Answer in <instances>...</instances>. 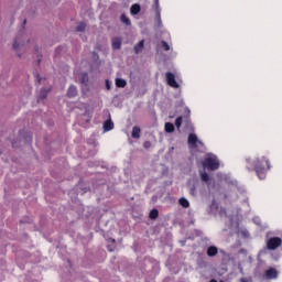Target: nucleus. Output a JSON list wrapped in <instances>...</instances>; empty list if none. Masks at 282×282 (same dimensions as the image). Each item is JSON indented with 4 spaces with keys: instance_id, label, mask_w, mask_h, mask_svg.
<instances>
[{
    "instance_id": "1",
    "label": "nucleus",
    "mask_w": 282,
    "mask_h": 282,
    "mask_svg": "<svg viewBox=\"0 0 282 282\" xmlns=\"http://www.w3.org/2000/svg\"><path fill=\"white\" fill-rule=\"evenodd\" d=\"M252 169L254 170L259 180H265L268 172L272 166L270 165V159L262 156L253 162Z\"/></svg>"
},
{
    "instance_id": "2",
    "label": "nucleus",
    "mask_w": 282,
    "mask_h": 282,
    "mask_svg": "<svg viewBox=\"0 0 282 282\" xmlns=\"http://www.w3.org/2000/svg\"><path fill=\"white\" fill-rule=\"evenodd\" d=\"M203 166L208 171H217V169H219V161L215 158H207L203 162Z\"/></svg>"
},
{
    "instance_id": "3",
    "label": "nucleus",
    "mask_w": 282,
    "mask_h": 282,
    "mask_svg": "<svg viewBox=\"0 0 282 282\" xmlns=\"http://www.w3.org/2000/svg\"><path fill=\"white\" fill-rule=\"evenodd\" d=\"M282 239L279 237H272L267 241L268 250H276V248H281Z\"/></svg>"
},
{
    "instance_id": "4",
    "label": "nucleus",
    "mask_w": 282,
    "mask_h": 282,
    "mask_svg": "<svg viewBox=\"0 0 282 282\" xmlns=\"http://www.w3.org/2000/svg\"><path fill=\"white\" fill-rule=\"evenodd\" d=\"M165 78H166V84L170 87H173L174 89H180V84H177V80H175V74L167 72L165 74Z\"/></svg>"
},
{
    "instance_id": "5",
    "label": "nucleus",
    "mask_w": 282,
    "mask_h": 282,
    "mask_svg": "<svg viewBox=\"0 0 282 282\" xmlns=\"http://www.w3.org/2000/svg\"><path fill=\"white\" fill-rule=\"evenodd\" d=\"M197 134L195 133H189L187 138V144L192 147V149H197V142H198Z\"/></svg>"
},
{
    "instance_id": "6",
    "label": "nucleus",
    "mask_w": 282,
    "mask_h": 282,
    "mask_svg": "<svg viewBox=\"0 0 282 282\" xmlns=\"http://www.w3.org/2000/svg\"><path fill=\"white\" fill-rule=\"evenodd\" d=\"M264 276L267 279H276V276H279V272L276 271V269L270 268L265 271Z\"/></svg>"
},
{
    "instance_id": "7",
    "label": "nucleus",
    "mask_w": 282,
    "mask_h": 282,
    "mask_svg": "<svg viewBox=\"0 0 282 282\" xmlns=\"http://www.w3.org/2000/svg\"><path fill=\"white\" fill-rule=\"evenodd\" d=\"M66 96L67 98H76V96H78V89L76 88V86H69Z\"/></svg>"
},
{
    "instance_id": "8",
    "label": "nucleus",
    "mask_w": 282,
    "mask_h": 282,
    "mask_svg": "<svg viewBox=\"0 0 282 282\" xmlns=\"http://www.w3.org/2000/svg\"><path fill=\"white\" fill-rule=\"evenodd\" d=\"M113 121L111 120V115L109 113L108 120L104 122V131H112Z\"/></svg>"
},
{
    "instance_id": "9",
    "label": "nucleus",
    "mask_w": 282,
    "mask_h": 282,
    "mask_svg": "<svg viewBox=\"0 0 282 282\" xmlns=\"http://www.w3.org/2000/svg\"><path fill=\"white\" fill-rule=\"evenodd\" d=\"M112 50H120L122 47V39L113 37L111 41Z\"/></svg>"
},
{
    "instance_id": "10",
    "label": "nucleus",
    "mask_w": 282,
    "mask_h": 282,
    "mask_svg": "<svg viewBox=\"0 0 282 282\" xmlns=\"http://www.w3.org/2000/svg\"><path fill=\"white\" fill-rule=\"evenodd\" d=\"M140 133H142V130L140 129V127L134 126V127L132 128V133H131L132 138H133L134 140H140Z\"/></svg>"
},
{
    "instance_id": "11",
    "label": "nucleus",
    "mask_w": 282,
    "mask_h": 282,
    "mask_svg": "<svg viewBox=\"0 0 282 282\" xmlns=\"http://www.w3.org/2000/svg\"><path fill=\"white\" fill-rule=\"evenodd\" d=\"M219 252V249H217V247L215 246H210L207 248V257H217Z\"/></svg>"
},
{
    "instance_id": "12",
    "label": "nucleus",
    "mask_w": 282,
    "mask_h": 282,
    "mask_svg": "<svg viewBox=\"0 0 282 282\" xmlns=\"http://www.w3.org/2000/svg\"><path fill=\"white\" fill-rule=\"evenodd\" d=\"M154 10H155V14L159 23H162V18L160 15V0H154Z\"/></svg>"
},
{
    "instance_id": "13",
    "label": "nucleus",
    "mask_w": 282,
    "mask_h": 282,
    "mask_svg": "<svg viewBox=\"0 0 282 282\" xmlns=\"http://www.w3.org/2000/svg\"><path fill=\"white\" fill-rule=\"evenodd\" d=\"M140 10H142V8L138 3L132 4L131 8H130V12L133 15L140 14Z\"/></svg>"
},
{
    "instance_id": "14",
    "label": "nucleus",
    "mask_w": 282,
    "mask_h": 282,
    "mask_svg": "<svg viewBox=\"0 0 282 282\" xmlns=\"http://www.w3.org/2000/svg\"><path fill=\"white\" fill-rule=\"evenodd\" d=\"M19 47H23V43L21 42V37L17 36L13 42V50H15V52H17L19 50Z\"/></svg>"
},
{
    "instance_id": "15",
    "label": "nucleus",
    "mask_w": 282,
    "mask_h": 282,
    "mask_svg": "<svg viewBox=\"0 0 282 282\" xmlns=\"http://www.w3.org/2000/svg\"><path fill=\"white\" fill-rule=\"evenodd\" d=\"M116 87L124 89V87H127V80H124L123 78H117L116 79Z\"/></svg>"
},
{
    "instance_id": "16",
    "label": "nucleus",
    "mask_w": 282,
    "mask_h": 282,
    "mask_svg": "<svg viewBox=\"0 0 282 282\" xmlns=\"http://www.w3.org/2000/svg\"><path fill=\"white\" fill-rule=\"evenodd\" d=\"M144 50V40H141L137 45H134V52L140 54V52Z\"/></svg>"
},
{
    "instance_id": "17",
    "label": "nucleus",
    "mask_w": 282,
    "mask_h": 282,
    "mask_svg": "<svg viewBox=\"0 0 282 282\" xmlns=\"http://www.w3.org/2000/svg\"><path fill=\"white\" fill-rule=\"evenodd\" d=\"M178 204L180 206H182L183 208H189L191 207V203L188 202V199L182 197L178 199Z\"/></svg>"
},
{
    "instance_id": "18",
    "label": "nucleus",
    "mask_w": 282,
    "mask_h": 282,
    "mask_svg": "<svg viewBox=\"0 0 282 282\" xmlns=\"http://www.w3.org/2000/svg\"><path fill=\"white\" fill-rule=\"evenodd\" d=\"M87 83H89V75L87 73H83L80 77V84L87 85Z\"/></svg>"
},
{
    "instance_id": "19",
    "label": "nucleus",
    "mask_w": 282,
    "mask_h": 282,
    "mask_svg": "<svg viewBox=\"0 0 282 282\" xmlns=\"http://www.w3.org/2000/svg\"><path fill=\"white\" fill-rule=\"evenodd\" d=\"M165 131H166V133H173V131H175V126H173V123H171V122H166Z\"/></svg>"
},
{
    "instance_id": "20",
    "label": "nucleus",
    "mask_w": 282,
    "mask_h": 282,
    "mask_svg": "<svg viewBox=\"0 0 282 282\" xmlns=\"http://www.w3.org/2000/svg\"><path fill=\"white\" fill-rule=\"evenodd\" d=\"M150 219H158L160 217V212L158 209H152L149 214Z\"/></svg>"
},
{
    "instance_id": "21",
    "label": "nucleus",
    "mask_w": 282,
    "mask_h": 282,
    "mask_svg": "<svg viewBox=\"0 0 282 282\" xmlns=\"http://www.w3.org/2000/svg\"><path fill=\"white\" fill-rule=\"evenodd\" d=\"M121 23H124V25H131V20L127 18V14H121L120 17Z\"/></svg>"
},
{
    "instance_id": "22",
    "label": "nucleus",
    "mask_w": 282,
    "mask_h": 282,
    "mask_svg": "<svg viewBox=\"0 0 282 282\" xmlns=\"http://www.w3.org/2000/svg\"><path fill=\"white\" fill-rule=\"evenodd\" d=\"M87 28V24H85V22H79L76 26V32H85Z\"/></svg>"
},
{
    "instance_id": "23",
    "label": "nucleus",
    "mask_w": 282,
    "mask_h": 282,
    "mask_svg": "<svg viewBox=\"0 0 282 282\" xmlns=\"http://www.w3.org/2000/svg\"><path fill=\"white\" fill-rule=\"evenodd\" d=\"M182 122H183V118L182 117H177L175 119V127H176L177 131H180V129L182 128Z\"/></svg>"
},
{
    "instance_id": "24",
    "label": "nucleus",
    "mask_w": 282,
    "mask_h": 282,
    "mask_svg": "<svg viewBox=\"0 0 282 282\" xmlns=\"http://www.w3.org/2000/svg\"><path fill=\"white\" fill-rule=\"evenodd\" d=\"M200 180L202 182H210V176L208 175V173L203 172L200 173Z\"/></svg>"
},
{
    "instance_id": "25",
    "label": "nucleus",
    "mask_w": 282,
    "mask_h": 282,
    "mask_svg": "<svg viewBox=\"0 0 282 282\" xmlns=\"http://www.w3.org/2000/svg\"><path fill=\"white\" fill-rule=\"evenodd\" d=\"M47 93H48V90H46V89L41 90V93H40L41 100H45L47 98Z\"/></svg>"
},
{
    "instance_id": "26",
    "label": "nucleus",
    "mask_w": 282,
    "mask_h": 282,
    "mask_svg": "<svg viewBox=\"0 0 282 282\" xmlns=\"http://www.w3.org/2000/svg\"><path fill=\"white\" fill-rule=\"evenodd\" d=\"M162 47L165 52H169V50H171V46L165 41H162Z\"/></svg>"
},
{
    "instance_id": "27",
    "label": "nucleus",
    "mask_w": 282,
    "mask_h": 282,
    "mask_svg": "<svg viewBox=\"0 0 282 282\" xmlns=\"http://www.w3.org/2000/svg\"><path fill=\"white\" fill-rule=\"evenodd\" d=\"M143 147H144L145 149H149V148L151 147V141H145V142L143 143Z\"/></svg>"
},
{
    "instance_id": "28",
    "label": "nucleus",
    "mask_w": 282,
    "mask_h": 282,
    "mask_svg": "<svg viewBox=\"0 0 282 282\" xmlns=\"http://www.w3.org/2000/svg\"><path fill=\"white\" fill-rule=\"evenodd\" d=\"M195 191H196L195 185H193L189 189V195H195Z\"/></svg>"
},
{
    "instance_id": "29",
    "label": "nucleus",
    "mask_w": 282,
    "mask_h": 282,
    "mask_svg": "<svg viewBox=\"0 0 282 282\" xmlns=\"http://www.w3.org/2000/svg\"><path fill=\"white\" fill-rule=\"evenodd\" d=\"M106 88L109 90L111 89V84L109 83V80H106Z\"/></svg>"
},
{
    "instance_id": "30",
    "label": "nucleus",
    "mask_w": 282,
    "mask_h": 282,
    "mask_svg": "<svg viewBox=\"0 0 282 282\" xmlns=\"http://www.w3.org/2000/svg\"><path fill=\"white\" fill-rule=\"evenodd\" d=\"M197 147H204V142H202V141L198 140Z\"/></svg>"
},
{
    "instance_id": "31",
    "label": "nucleus",
    "mask_w": 282,
    "mask_h": 282,
    "mask_svg": "<svg viewBox=\"0 0 282 282\" xmlns=\"http://www.w3.org/2000/svg\"><path fill=\"white\" fill-rule=\"evenodd\" d=\"M240 282H249V281H248V279H246V278H241V279H240Z\"/></svg>"
},
{
    "instance_id": "32",
    "label": "nucleus",
    "mask_w": 282,
    "mask_h": 282,
    "mask_svg": "<svg viewBox=\"0 0 282 282\" xmlns=\"http://www.w3.org/2000/svg\"><path fill=\"white\" fill-rule=\"evenodd\" d=\"M26 23H28V20H24L23 21V28H25Z\"/></svg>"
},
{
    "instance_id": "33",
    "label": "nucleus",
    "mask_w": 282,
    "mask_h": 282,
    "mask_svg": "<svg viewBox=\"0 0 282 282\" xmlns=\"http://www.w3.org/2000/svg\"><path fill=\"white\" fill-rule=\"evenodd\" d=\"M247 169H248V171H252V169L249 165H247Z\"/></svg>"
},
{
    "instance_id": "34",
    "label": "nucleus",
    "mask_w": 282,
    "mask_h": 282,
    "mask_svg": "<svg viewBox=\"0 0 282 282\" xmlns=\"http://www.w3.org/2000/svg\"><path fill=\"white\" fill-rule=\"evenodd\" d=\"M37 80H39V83H41V77L37 75Z\"/></svg>"
},
{
    "instance_id": "35",
    "label": "nucleus",
    "mask_w": 282,
    "mask_h": 282,
    "mask_svg": "<svg viewBox=\"0 0 282 282\" xmlns=\"http://www.w3.org/2000/svg\"><path fill=\"white\" fill-rule=\"evenodd\" d=\"M111 242H112V243H116V239H111Z\"/></svg>"
},
{
    "instance_id": "36",
    "label": "nucleus",
    "mask_w": 282,
    "mask_h": 282,
    "mask_svg": "<svg viewBox=\"0 0 282 282\" xmlns=\"http://www.w3.org/2000/svg\"><path fill=\"white\" fill-rule=\"evenodd\" d=\"M209 282H217V280L213 279V280H210Z\"/></svg>"
},
{
    "instance_id": "37",
    "label": "nucleus",
    "mask_w": 282,
    "mask_h": 282,
    "mask_svg": "<svg viewBox=\"0 0 282 282\" xmlns=\"http://www.w3.org/2000/svg\"><path fill=\"white\" fill-rule=\"evenodd\" d=\"M247 163H250V160L247 159Z\"/></svg>"
},
{
    "instance_id": "38",
    "label": "nucleus",
    "mask_w": 282,
    "mask_h": 282,
    "mask_svg": "<svg viewBox=\"0 0 282 282\" xmlns=\"http://www.w3.org/2000/svg\"><path fill=\"white\" fill-rule=\"evenodd\" d=\"M39 63H41V59H39Z\"/></svg>"
},
{
    "instance_id": "39",
    "label": "nucleus",
    "mask_w": 282,
    "mask_h": 282,
    "mask_svg": "<svg viewBox=\"0 0 282 282\" xmlns=\"http://www.w3.org/2000/svg\"><path fill=\"white\" fill-rule=\"evenodd\" d=\"M220 282H224V281H220Z\"/></svg>"
}]
</instances>
